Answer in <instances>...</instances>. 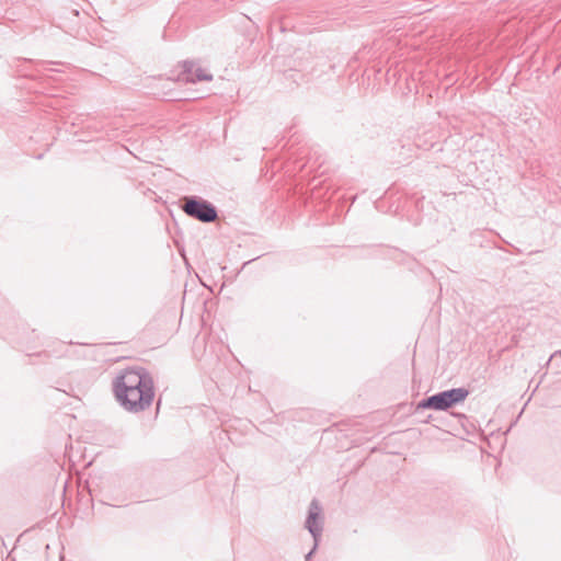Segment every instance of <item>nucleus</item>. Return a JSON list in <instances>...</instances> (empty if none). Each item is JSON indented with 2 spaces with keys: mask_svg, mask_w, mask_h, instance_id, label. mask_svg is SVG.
Returning <instances> with one entry per match:
<instances>
[{
  "mask_svg": "<svg viewBox=\"0 0 561 561\" xmlns=\"http://www.w3.org/2000/svg\"><path fill=\"white\" fill-rule=\"evenodd\" d=\"M321 511L322 508L319 502L317 500H312L309 507L308 517L306 519V528L313 537L314 545L311 551L306 556V561H309L311 559V556L316 551L319 539L322 534Z\"/></svg>",
  "mask_w": 561,
  "mask_h": 561,
  "instance_id": "7ed1b4c3",
  "label": "nucleus"
},
{
  "mask_svg": "<svg viewBox=\"0 0 561 561\" xmlns=\"http://www.w3.org/2000/svg\"><path fill=\"white\" fill-rule=\"evenodd\" d=\"M419 407L437 411H444L450 408L443 391L422 400Z\"/></svg>",
  "mask_w": 561,
  "mask_h": 561,
  "instance_id": "39448f33",
  "label": "nucleus"
},
{
  "mask_svg": "<svg viewBox=\"0 0 561 561\" xmlns=\"http://www.w3.org/2000/svg\"><path fill=\"white\" fill-rule=\"evenodd\" d=\"M449 407L462 402L468 396L469 391L466 388H454L450 390L443 391Z\"/></svg>",
  "mask_w": 561,
  "mask_h": 561,
  "instance_id": "423d86ee",
  "label": "nucleus"
},
{
  "mask_svg": "<svg viewBox=\"0 0 561 561\" xmlns=\"http://www.w3.org/2000/svg\"><path fill=\"white\" fill-rule=\"evenodd\" d=\"M183 79L187 82H198V81H210L213 76L207 73L205 69L199 67L194 61H184L183 62Z\"/></svg>",
  "mask_w": 561,
  "mask_h": 561,
  "instance_id": "20e7f679",
  "label": "nucleus"
},
{
  "mask_svg": "<svg viewBox=\"0 0 561 561\" xmlns=\"http://www.w3.org/2000/svg\"><path fill=\"white\" fill-rule=\"evenodd\" d=\"M113 392L119 405L133 413L149 409L154 399V386L145 368H127L113 380Z\"/></svg>",
  "mask_w": 561,
  "mask_h": 561,
  "instance_id": "f257e3e1",
  "label": "nucleus"
},
{
  "mask_svg": "<svg viewBox=\"0 0 561 561\" xmlns=\"http://www.w3.org/2000/svg\"><path fill=\"white\" fill-rule=\"evenodd\" d=\"M183 209L188 216L196 218L202 222H213L217 218L215 207L205 201L188 198L185 202Z\"/></svg>",
  "mask_w": 561,
  "mask_h": 561,
  "instance_id": "f03ea898",
  "label": "nucleus"
}]
</instances>
